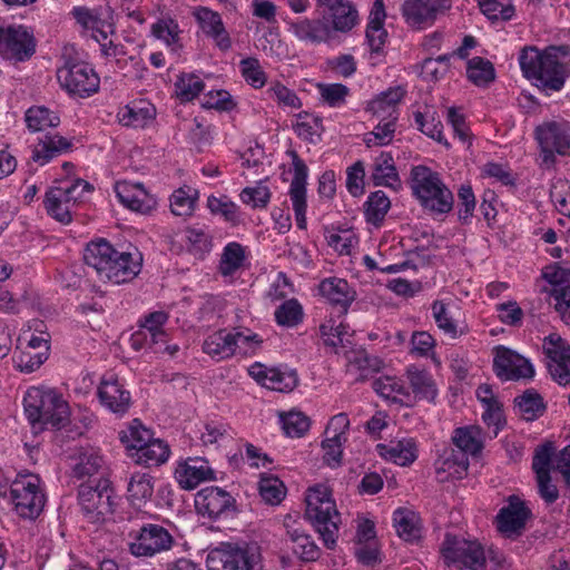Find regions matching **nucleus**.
Returning <instances> with one entry per match:
<instances>
[{"label":"nucleus","instance_id":"32","mask_svg":"<svg viewBox=\"0 0 570 570\" xmlns=\"http://www.w3.org/2000/svg\"><path fill=\"white\" fill-rule=\"evenodd\" d=\"M373 390L386 400L399 402L403 405H412L413 396L409 387L395 376H380L372 382Z\"/></svg>","mask_w":570,"mask_h":570},{"label":"nucleus","instance_id":"49","mask_svg":"<svg viewBox=\"0 0 570 570\" xmlns=\"http://www.w3.org/2000/svg\"><path fill=\"white\" fill-rule=\"evenodd\" d=\"M364 206L367 222L379 225L387 214L391 202L384 191L377 190L368 196Z\"/></svg>","mask_w":570,"mask_h":570},{"label":"nucleus","instance_id":"54","mask_svg":"<svg viewBox=\"0 0 570 570\" xmlns=\"http://www.w3.org/2000/svg\"><path fill=\"white\" fill-rule=\"evenodd\" d=\"M414 120L417 126V128L425 134L426 136L435 139L439 142L444 144L446 147H449V142L443 137V125L440 121L439 118L435 117V114L432 112H420L416 111L414 114Z\"/></svg>","mask_w":570,"mask_h":570},{"label":"nucleus","instance_id":"64","mask_svg":"<svg viewBox=\"0 0 570 570\" xmlns=\"http://www.w3.org/2000/svg\"><path fill=\"white\" fill-rule=\"evenodd\" d=\"M13 360L21 372L31 373L47 360V354L43 351L24 347L14 355Z\"/></svg>","mask_w":570,"mask_h":570},{"label":"nucleus","instance_id":"5","mask_svg":"<svg viewBox=\"0 0 570 570\" xmlns=\"http://www.w3.org/2000/svg\"><path fill=\"white\" fill-rule=\"evenodd\" d=\"M410 187L421 206L432 214L452 210L454 197L443 183L440 174L426 166H414L411 170Z\"/></svg>","mask_w":570,"mask_h":570},{"label":"nucleus","instance_id":"46","mask_svg":"<svg viewBox=\"0 0 570 570\" xmlns=\"http://www.w3.org/2000/svg\"><path fill=\"white\" fill-rule=\"evenodd\" d=\"M207 207L214 215H219L225 222L236 226L240 222V212L238 205L232 202L227 196L222 195L216 197L214 195L207 198Z\"/></svg>","mask_w":570,"mask_h":570},{"label":"nucleus","instance_id":"22","mask_svg":"<svg viewBox=\"0 0 570 570\" xmlns=\"http://www.w3.org/2000/svg\"><path fill=\"white\" fill-rule=\"evenodd\" d=\"M100 403L115 414H125L131 405L130 392L114 374L104 375L98 387Z\"/></svg>","mask_w":570,"mask_h":570},{"label":"nucleus","instance_id":"56","mask_svg":"<svg viewBox=\"0 0 570 570\" xmlns=\"http://www.w3.org/2000/svg\"><path fill=\"white\" fill-rule=\"evenodd\" d=\"M395 122L396 120H392V118L386 120H382V118H380V122L374 127V129L365 135V145L367 147H373L390 144L394 137L396 128Z\"/></svg>","mask_w":570,"mask_h":570},{"label":"nucleus","instance_id":"57","mask_svg":"<svg viewBox=\"0 0 570 570\" xmlns=\"http://www.w3.org/2000/svg\"><path fill=\"white\" fill-rule=\"evenodd\" d=\"M481 11L492 20H510L514 7L510 0H478Z\"/></svg>","mask_w":570,"mask_h":570},{"label":"nucleus","instance_id":"15","mask_svg":"<svg viewBox=\"0 0 570 570\" xmlns=\"http://www.w3.org/2000/svg\"><path fill=\"white\" fill-rule=\"evenodd\" d=\"M543 351L548 358V370L560 385L570 383V346L558 334H551L543 341Z\"/></svg>","mask_w":570,"mask_h":570},{"label":"nucleus","instance_id":"41","mask_svg":"<svg viewBox=\"0 0 570 570\" xmlns=\"http://www.w3.org/2000/svg\"><path fill=\"white\" fill-rule=\"evenodd\" d=\"M156 110L149 104H132L124 107L119 114V120L124 126L144 128L155 118Z\"/></svg>","mask_w":570,"mask_h":570},{"label":"nucleus","instance_id":"18","mask_svg":"<svg viewBox=\"0 0 570 570\" xmlns=\"http://www.w3.org/2000/svg\"><path fill=\"white\" fill-rule=\"evenodd\" d=\"M493 351V370L501 380L509 381L533 376V367L523 356L504 346H497Z\"/></svg>","mask_w":570,"mask_h":570},{"label":"nucleus","instance_id":"58","mask_svg":"<svg viewBox=\"0 0 570 570\" xmlns=\"http://www.w3.org/2000/svg\"><path fill=\"white\" fill-rule=\"evenodd\" d=\"M259 494L266 503L276 505L285 497V487L276 476L262 478L259 481Z\"/></svg>","mask_w":570,"mask_h":570},{"label":"nucleus","instance_id":"12","mask_svg":"<svg viewBox=\"0 0 570 570\" xmlns=\"http://www.w3.org/2000/svg\"><path fill=\"white\" fill-rule=\"evenodd\" d=\"M37 41L24 26L0 24V56L8 60L26 61L36 52Z\"/></svg>","mask_w":570,"mask_h":570},{"label":"nucleus","instance_id":"35","mask_svg":"<svg viewBox=\"0 0 570 570\" xmlns=\"http://www.w3.org/2000/svg\"><path fill=\"white\" fill-rule=\"evenodd\" d=\"M372 180L375 186H386L399 189L401 180L390 153H381L375 159L372 168Z\"/></svg>","mask_w":570,"mask_h":570},{"label":"nucleus","instance_id":"28","mask_svg":"<svg viewBox=\"0 0 570 570\" xmlns=\"http://www.w3.org/2000/svg\"><path fill=\"white\" fill-rule=\"evenodd\" d=\"M469 469V460L465 453L456 450L445 451L444 455L435 463V473L440 482L463 479Z\"/></svg>","mask_w":570,"mask_h":570},{"label":"nucleus","instance_id":"30","mask_svg":"<svg viewBox=\"0 0 570 570\" xmlns=\"http://www.w3.org/2000/svg\"><path fill=\"white\" fill-rule=\"evenodd\" d=\"M320 293L333 305L340 306L346 313L355 298V292L348 283L338 277L325 278L320 283Z\"/></svg>","mask_w":570,"mask_h":570},{"label":"nucleus","instance_id":"42","mask_svg":"<svg viewBox=\"0 0 570 570\" xmlns=\"http://www.w3.org/2000/svg\"><path fill=\"white\" fill-rule=\"evenodd\" d=\"M24 120L28 129L32 132L57 127L60 122L58 115L43 106L30 107L26 111Z\"/></svg>","mask_w":570,"mask_h":570},{"label":"nucleus","instance_id":"52","mask_svg":"<svg viewBox=\"0 0 570 570\" xmlns=\"http://www.w3.org/2000/svg\"><path fill=\"white\" fill-rule=\"evenodd\" d=\"M303 320V307L297 299L291 298L281 304L275 311V321L278 325L294 327Z\"/></svg>","mask_w":570,"mask_h":570},{"label":"nucleus","instance_id":"59","mask_svg":"<svg viewBox=\"0 0 570 570\" xmlns=\"http://www.w3.org/2000/svg\"><path fill=\"white\" fill-rule=\"evenodd\" d=\"M281 422L285 433L289 436L304 435L311 425L309 419L299 411H289L281 414Z\"/></svg>","mask_w":570,"mask_h":570},{"label":"nucleus","instance_id":"39","mask_svg":"<svg viewBox=\"0 0 570 570\" xmlns=\"http://www.w3.org/2000/svg\"><path fill=\"white\" fill-rule=\"evenodd\" d=\"M170 454L169 445L159 439H151L141 449L131 454L137 464L158 466L165 463Z\"/></svg>","mask_w":570,"mask_h":570},{"label":"nucleus","instance_id":"3","mask_svg":"<svg viewBox=\"0 0 570 570\" xmlns=\"http://www.w3.org/2000/svg\"><path fill=\"white\" fill-rule=\"evenodd\" d=\"M24 413L35 426L61 428L70 415L68 402L57 391L43 386H31L23 397Z\"/></svg>","mask_w":570,"mask_h":570},{"label":"nucleus","instance_id":"50","mask_svg":"<svg viewBox=\"0 0 570 570\" xmlns=\"http://www.w3.org/2000/svg\"><path fill=\"white\" fill-rule=\"evenodd\" d=\"M203 80L194 73H183L175 82L177 98L183 101H191L204 90Z\"/></svg>","mask_w":570,"mask_h":570},{"label":"nucleus","instance_id":"17","mask_svg":"<svg viewBox=\"0 0 570 570\" xmlns=\"http://www.w3.org/2000/svg\"><path fill=\"white\" fill-rule=\"evenodd\" d=\"M542 276L554 286L551 296L556 311L566 324H570V269L553 264L544 267Z\"/></svg>","mask_w":570,"mask_h":570},{"label":"nucleus","instance_id":"2","mask_svg":"<svg viewBox=\"0 0 570 570\" xmlns=\"http://www.w3.org/2000/svg\"><path fill=\"white\" fill-rule=\"evenodd\" d=\"M83 259L101 281L114 284L132 281L142 265V255L137 248L132 252H119L105 239L89 243Z\"/></svg>","mask_w":570,"mask_h":570},{"label":"nucleus","instance_id":"27","mask_svg":"<svg viewBox=\"0 0 570 570\" xmlns=\"http://www.w3.org/2000/svg\"><path fill=\"white\" fill-rule=\"evenodd\" d=\"M195 17L202 30L214 39L220 50L227 51L230 49L232 40L218 12L200 7L195 11Z\"/></svg>","mask_w":570,"mask_h":570},{"label":"nucleus","instance_id":"48","mask_svg":"<svg viewBox=\"0 0 570 570\" xmlns=\"http://www.w3.org/2000/svg\"><path fill=\"white\" fill-rule=\"evenodd\" d=\"M453 305L446 304L443 301H435L432 304V315L438 327L452 338L459 336L456 321L453 316Z\"/></svg>","mask_w":570,"mask_h":570},{"label":"nucleus","instance_id":"37","mask_svg":"<svg viewBox=\"0 0 570 570\" xmlns=\"http://www.w3.org/2000/svg\"><path fill=\"white\" fill-rule=\"evenodd\" d=\"M452 442L458 448L456 452L476 456L483 449L482 431L474 425L458 428L453 431Z\"/></svg>","mask_w":570,"mask_h":570},{"label":"nucleus","instance_id":"1","mask_svg":"<svg viewBox=\"0 0 570 570\" xmlns=\"http://www.w3.org/2000/svg\"><path fill=\"white\" fill-rule=\"evenodd\" d=\"M519 63L528 80L546 90L559 91L570 77V47L550 46L544 50L524 47L520 51Z\"/></svg>","mask_w":570,"mask_h":570},{"label":"nucleus","instance_id":"53","mask_svg":"<svg viewBox=\"0 0 570 570\" xmlns=\"http://www.w3.org/2000/svg\"><path fill=\"white\" fill-rule=\"evenodd\" d=\"M515 403L525 421H533L544 412L542 397L532 391H527L517 397Z\"/></svg>","mask_w":570,"mask_h":570},{"label":"nucleus","instance_id":"24","mask_svg":"<svg viewBox=\"0 0 570 570\" xmlns=\"http://www.w3.org/2000/svg\"><path fill=\"white\" fill-rule=\"evenodd\" d=\"M175 479L184 490H194L202 482L215 479V472L202 458H189L177 463Z\"/></svg>","mask_w":570,"mask_h":570},{"label":"nucleus","instance_id":"7","mask_svg":"<svg viewBox=\"0 0 570 570\" xmlns=\"http://www.w3.org/2000/svg\"><path fill=\"white\" fill-rule=\"evenodd\" d=\"M441 553L448 566L456 570H487V557L483 546L476 540L446 533Z\"/></svg>","mask_w":570,"mask_h":570},{"label":"nucleus","instance_id":"29","mask_svg":"<svg viewBox=\"0 0 570 570\" xmlns=\"http://www.w3.org/2000/svg\"><path fill=\"white\" fill-rule=\"evenodd\" d=\"M376 449L381 456L402 466L412 464L417 458V445L412 438L377 444Z\"/></svg>","mask_w":570,"mask_h":570},{"label":"nucleus","instance_id":"60","mask_svg":"<svg viewBox=\"0 0 570 570\" xmlns=\"http://www.w3.org/2000/svg\"><path fill=\"white\" fill-rule=\"evenodd\" d=\"M229 332L236 343V354L254 353L263 343V340L248 328H233Z\"/></svg>","mask_w":570,"mask_h":570},{"label":"nucleus","instance_id":"26","mask_svg":"<svg viewBox=\"0 0 570 570\" xmlns=\"http://www.w3.org/2000/svg\"><path fill=\"white\" fill-rule=\"evenodd\" d=\"M233 497L217 487L202 489L195 498V507L202 515L218 518L233 505Z\"/></svg>","mask_w":570,"mask_h":570},{"label":"nucleus","instance_id":"62","mask_svg":"<svg viewBox=\"0 0 570 570\" xmlns=\"http://www.w3.org/2000/svg\"><path fill=\"white\" fill-rule=\"evenodd\" d=\"M271 197L269 188L262 183L254 187H246L239 194L240 200L253 208H266Z\"/></svg>","mask_w":570,"mask_h":570},{"label":"nucleus","instance_id":"14","mask_svg":"<svg viewBox=\"0 0 570 570\" xmlns=\"http://www.w3.org/2000/svg\"><path fill=\"white\" fill-rule=\"evenodd\" d=\"M255 554L245 547L222 543L209 550L206 558L208 570H253Z\"/></svg>","mask_w":570,"mask_h":570},{"label":"nucleus","instance_id":"19","mask_svg":"<svg viewBox=\"0 0 570 570\" xmlns=\"http://www.w3.org/2000/svg\"><path fill=\"white\" fill-rule=\"evenodd\" d=\"M288 32L298 41L317 46L321 43H331L330 21L323 18H298L287 21Z\"/></svg>","mask_w":570,"mask_h":570},{"label":"nucleus","instance_id":"40","mask_svg":"<svg viewBox=\"0 0 570 570\" xmlns=\"http://www.w3.org/2000/svg\"><path fill=\"white\" fill-rule=\"evenodd\" d=\"M127 493L131 504L140 508L153 497V476L147 473H134L129 479Z\"/></svg>","mask_w":570,"mask_h":570},{"label":"nucleus","instance_id":"21","mask_svg":"<svg viewBox=\"0 0 570 570\" xmlns=\"http://www.w3.org/2000/svg\"><path fill=\"white\" fill-rule=\"evenodd\" d=\"M317 6L325 7L328 11L326 19L330 21L331 37L334 40L336 33H347L358 23L357 10L350 1L345 0H316Z\"/></svg>","mask_w":570,"mask_h":570},{"label":"nucleus","instance_id":"8","mask_svg":"<svg viewBox=\"0 0 570 570\" xmlns=\"http://www.w3.org/2000/svg\"><path fill=\"white\" fill-rule=\"evenodd\" d=\"M128 552L136 558H153L169 551L175 546V538L163 525L142 524L132 529L126 540Z\"/></svg>","mask_w":570,"mask_h":570},{"label":"nucleus","instance_id":"20","mask_svg":"<svg viewBox=\"0 0 570 570\" xmlns=\"http://www.w3.org/2000/svg\"><path fill=\"white\" fill-rule=\"evenodd\" d=\"M530 515L531 511L524 501L517 495H510L508 504L500 509L495 518L497 528L507 537L520 534Z\"/></svg>","mask_w":570,"mask_h":570},{"label":"nucleus","instance_id":"6","mask_svg":"<svg viewBox=\"0 0 570 570\" xmlns=\"http://www.w3.org/2000/svg\"><path fill=\"white\" fill-rule=\"evenodd\" d=\"M92 189L83 179L60 180L46 194L43 200L47 213L62 224H69L72 219V210L80 202L85 193Z\"/></svg>","mask_w":570,"mask_h":570},{"label":"nucleus","instance_id":"63","mask_svg":"<svg viewBox=\"0 0 570 570\" xmlns=\"http://www.w3.org/2000/svg\"><path fill=\"white\" fill-rule=\"evenodd\" d=\"M242 75L247 83L254 88H262L266 83V73L256 58L248 57L239 63Z\"/></svg>","mask_w":570,"mask_h":570},{"label":"nucleus","instance_id":"44","mask_svg":"<svg viewBox=\"0 0 570 570\" xmlns=\"http://www.w3.org/2000/svg\"><path fill=\"white\" fill-rule=\"evenodd\" d=\"M119 439L128 450L141 449L153 439L150 430L145 428L139 420H132L126 430L120 431Z\"/></svg>","mask_w":570,"mask_h":570},{"label":"nucleus","instance_id":"38","mask_svg":"<svg viewBox=\"0 0 570 570\" xmlns=\"http://www.w3.org/2000/svg\"><path fill=\"white\" fill-rule=\"evenodd\" d=\"M71 142L59 135L46 136L33 148L32 160L41 166L48 164L51 159L69 150Z\"/></svg>","mask_w":570,"mask_h":570},{"label":"nucleus","instance_id":"31","mask_svg":"<svg viewBox=\"0 0 570 570\" xmlns=\"http://www.w3.org/2000/svg\"><path fill=\"white\" fill-rule=\"evenodd\" d=\"M405 376L410 384L409 390L413 396V403L416 400H434L438 390L432 375L428 371L411 365L406 368Z\"/></svg>","mask_w":570,"mask_h":570},{"label":"nucleus","instance_id":"55","mask_svg":"<svg viewBox=\"0 0 570 570\" xmlns=\"http://www.w3.org/2000/svg\"><path fill=\"white\" fill-rule=\"evenodd\" d=\"M268 373V381H264V386L269 390L291 392L298 383V377L295 371H282L279 368L272 367Z\"/></svg>","mask_w":570,"mask_h":570},{"label":"nucleus","instance_id":"33","mask_svg":"<svg viewBox=\"0 0 570 570\" xmlns=\"http://www.w3.org/2000/svg\"><path fill=\"white\" fill-rule=\"evenodd\" d=\"M393 525L397 535L404 541L414 542L422 535L421 518L411 509H396L393 513Z\"/></svg>","mask_w":570,"mask_h":570},{"label":"nucleus","instance_id":"4","mask_svg":"<svg viewBox=\"0 0 570 570\" xmlns=\"http://www.w3.org/2000/svg\"><path fill=\"white\" fill-rule=\"evenodd\" d=\"M305 515L320 533L324 546L333 549L338 537L340 512L327 485L317 484L308 489Z\"/></svg>","mask_w":570,"mask_h":570},{"label":"nucleus","instance_id":"23","mask_svg":"<svg viewBox=\"0 0 570 570\" xmlns=\"http://www.w3.org/2000/svg\"><path fill=\"white\" fill-rule=\"evenodd\" d=\"M78 497L86 513L104 517L112 512V490L107 481H99L97 487L81 484Z\"/></svg>","mask_w":570,"mask_h":570},{"label":"nucleus","instance_id":"51","mask_svg":"<svg viewBox=\"0 0 570 570\" xmlns=\"http://www.w3.org/2000/svg\"><path fill=\"white\" fill-rule=\"evenodd\" d=\"M198 191L190 187L179 188L170 198V208L176 216H188L195 209Z\"/></svg>","mask_w":570,"mask_h":570},{"label":"nucleus","instance_id":"45","mask_svg":"<svg viewBox=\"0 0 570 570\" xmlns=\"http://www.w3.org/2000/svg\"><path fill=\"white\" fill-rule=\"evenodd\" d=\"M245 259V248L239 243H228L220 256L219 271L224 276H230L243 266Z\"/></svg>","mask_w":570,"mask_h":570},{"label":"nucleus","instance_id":"47","mask_svg":"<svg viewBox=\"0 0 570 570\" xmlns=\"http://www.w3.org/2000/svg\"><path fill=\"white\" fill-rule=\"evenodd\" d=\"M466 76L476 86H487L495 77L494 67L491 61L482 57H473L468 61Z\"/></svg>","mask_w":570,"mask_h":570},{"label":"nucleus","instance_id":"13","mask_svg":"<svg viewBox=\"0 0 570 570\" xmlns=\"http://www.w3.org/2000/svg\"><path fill=\"white\" fill-rule=\"evenodd\" d=\"M452 7V0H405L402 16L409 27L423 30L434 24Z\"/></svg>","mask_w":570,"mask_h":570},{"label":"nucleus","instance_id":"34","mask_svg":"<svg viewBox=\"0 0 570 570\" xmlns=\"http://www.w3.org/2000/svg\"><path fill=\"white\" fill-rule=\"evenodd\" d=\"M203 351L212 358L222 361L236 354V343L229 331L219 330L205 338Z\"/></svg>","mask_w":570,"mask_h":570},{"label":"nucleus","instance_id":"16","mask_svg":"<svg viewBox=\"0 0 570 570\" xmlns=\"http://www.w3.org/2000/svg\"><path fill=\"white\" fill-rule=\"evenodd\" d=\"M288 155L292 158L294 169V176L291 181L288 195L292 202L297 227L299 229H306V180L308 169L306 164L299 158L295 150H289Z\"/></svg>","mask_w":570,"mask_h":570},{"label":"nucleus","instance_id":"11","mask_svg":"<svg viewBox=\"0 0 570 570\" xmlns=\"http://www.w3.org/2000/svg\"><path fill=\"white\" fill-rule=\"evenodd\" d=\"M535 138L541 149L542 163L552 166L554 155H566L570 147V124L568 121H549L537 127Z\"/></svg>","mask_w":570,"mask_h":570},{"label":"nucleus","instance_id":"43","mask_svg":"<svg viewBox=\"0 0 570 570\" xmlns=\"http://www.w3.org/2000/svg\"><path fill=\"white\" fill-rule=\"evenodd\" d=\"M289 540L293 543V551L304 561H315L321 551L312 538L299 529L287 530Z\"/></svg>","mask_w":570,"mask_h":570},{"label":"nucleus","instance_id":"61","mask_svg":"<svg viewBox=\"0 0 570 570\" xmlns=\"http://www.w3.org/2000/svg\"><path fill=\"white\" fill-rule=\"evenodd\" d=\"M168 321V314L163 311H157L148 314L144 323H141V330L146 331L147 336L150 338V343L158 344V337H165L166 332L164 325Z\"/></svg>","mask_w":570,"mask_h":570},{"label":"nucleus","instance_id":"36","mask_svg":"<svg viewBox=\"0 0 570 570\" xmlns=\"http://www.w3.org/2000/svg\"><path fill=\"white\" fill-rule=\"evenodd\" d=\"M405 91L401 87L391 88L382 92L368 104V110L377 118L386 120L397 119V105L403 99Z\"/></svg>","mask_w":570,"mask_h":570},{"label":"nucleus","instance_id":"9","mask_svg":"<svg viewBox=\"0 0 570 570\" xmlns=\"http://www.w3.org/2000/svg\"><path fill=\"white\" fill-rule=\"evenodd\" d=\"M10 495L17 514L35 520L43 510L46 495L36 475H20L10 487Z\"/></svg>","mask_w":570,"mask_h":570},{"label":"nucleus","instance_id":"25","mask_svg":"<svg viewBox=\"0 0 570 570\" xmlns=\"http://www.w3.org/2000/svg\"><path fill=\"white\" fill-rule=\"evenodd\" d=\"M115 190L120 203L134 212L148 214L157 205L156 198L139 183L119 181L116 184Z\"/></svg>","mask_w":570,"mask_h":570},{"label":"nucleus","instance_id":"10","mask_svg":"<svg viewBox=\"0 0 570 570\" xmlns=\"http://www.w3.org/2000/svg\"><path fill=\"white\" fill-rule=\"evenodd\" d=\"M60 86L70 95L86 98L97 92L100 79L86 62H67L57 70Z\"/></svg>","mask_w":570,"mask_h":570}]
</instances>
